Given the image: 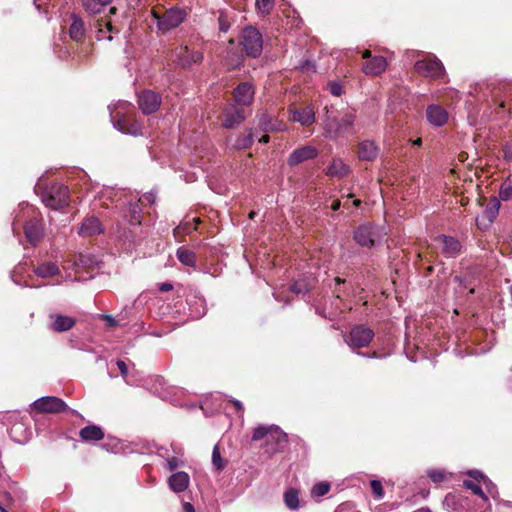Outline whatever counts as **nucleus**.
<instances>
[{"label": "nucleus", "instance_id": "nucleus-1", "mask_svg": "<svg viewBox=\"0 0 512 512\" xmlns=\"http://www.w3.org/2000/svg\"><path fill=\"white\" fill-rule=\"evenodd\" d=\"M266 439V452L275 454L284 450L288 443V437L278 426L260 425L254 429L252 440Z\"/></svg>", "mask_w": 512, "mask_h": 512}, {"label": "nucleus", "instance_id": "nucleus-2", "mask_svg": "<svg viewBox=\"0 0 512 512\" xmlns=\"http://www.w3.org/2000/svg\"><path fill=\"white\" fill-rule=\"evenodd\" d=\"M69 189L61 183H51L41 194L42 202L52 209L58 210L68 205Z\"/></svg>", "mask_w": 512, "mask_h": 512}, {"label": "nucleus", "instance_id": "nucleus-3", "mask_svg": "<svg viewBox=\"0 0 512 512\" xmlns=\"http://www.w3.org/2000/svg\"><path fill=\"white\" fill-rule=\"evenodd\" d=\"M355 120V114L352 112H346L341 117L329 115L327 110V116L325 120V129L329 137L335 138L341 134L350 133L353 128Z\"/></svg>", "mask_w": 512, "mask_h": 512}, {"label": "nucleus", "instance_id": "nucleus-4", "mask_svg": "<svg viewBox=\"0 0 512 512\" xmlns=\"http://www.w3.org/2000/svg\"><path fill=\"white\" fill-rule=\"evenodd\" d=\"M240 44L247 56L257 58L263 50L262 34L255 27L248 26L242 31Z\"/></svg>", "mask_w": 512, "mask_h": 512}, {"label": "nucleus", "instance_id": "nucleus-5", "mask_svg": "<svg viewBox=\"0 0 512 512\" xmlns=\"http://www.w3.org/2000/svg\"><path fill=\"white\" fill-rule=\"evenodd\" d=\"M374 335V331L365 325H355L351 328L349 334L344 336V341L355 350L367 347L373 340Z\"/></svg>", "mask_w": 512, "mask_h": 512}, {"label": "nucleus", "instance_id": "nucleus-6", "mask_svg": "<svg viewBox=\"0 0 512 512\" xmlns=\"http://www.w3.org/2000/svg\"><path fill=\"white\" fill-rule=\"evenodd\" d=\"M32 409L41 414H58L65 411H70L72 414L76 413L62 399L55 396H44L37 399L33 402Z\"/></svg>", "mask_w": 512, "mask_h": 512}, {"label": "nucleus", "instance_id": "nucleus-7", "mask_svg": "<svg viewBox=\"0 0 512 512\" xmlns=\"http://www.w3.org/2000/svg\"><path fill=\"white\" fill-rule=\"evenodd\" d=\"M114 126L122 133L134 136L142 135V124L136 119L135 113L117 112Z\"/></svg>", "mask_w": 512, "mask_h": 512}, {"label": "nucleus", "instance_id": "nucleus-8", "mask_svg": "<svg viewBox=\"0 0 512 512\" xmlns=\"http://www.w3.org/2000/svg\"><path fill=\"white\" fill-rule=\"evenodd\" d=\"M414 68L419 74L432 79H442L445 75V68L436 57L419 60L415 63Z\"/></svg>", "mask_w": 512, "mask_h": 512}, {"label": "nucleus", "instance_id": "nucleus-9", "mask_svg": "<svg viewBox=\"0 0 512 512\" xmlns=\"http://www.w3.org/2000/svg\"><path fill=\"white\" fill-rule=\"evenodd\" d=\"M158 28L164 32L178 27L185 19L186 12L183 9L174 7L171 8L161 16L156 15Z\"/></svg>", "mask_w": 512, "mask_h": 512}, {"label": "nucleus", "instance_id": "nucleus-10", "mask_svg": "<svg viewBox=\"0 0 512 512\" xmlns=\"http://www.w3.org/2000/svg\"><path fill=\"white\" fill-rule=\"evenodd\" d=\"M138 105L143 114L154 113L161 105V97L152 90H144L138 95Z\"/></svg>", "mask_w": 512, "mask_h": 512}, {"label": "nucleus", "instance_id": "nucleus-11", "mask_svg": "<svg viewBox=\"0 0 512 512\" xmlns=\"http://www.w3.org/2000/svg\"><path fill=\"white\" fill-rule=\"evenodd\" d=\"M24 234L32 246L38 245L43 238V227L40 220L37 218L27 220L24 225Z\"/></svg>", "mask_w": 512, "mask_h": 512}, {"label": "nucleus", "instance_id": "nucleus-12", "mask_svg": "<svg viewBox=\"0 0 512 512\" xmlns=\"http://www.w3.org/2000/svg\"><path fill=\"white\" fill-rule=\"evenodd\" d=\"M233 98L236 104L248 106L254 99V88L249 82H241L233 91Z\"/></svg>", "mask_w": 512, "mask_h": 512}, {"label": "nucleus", "instance_id": "nucleus-13", "mask_svg": "<svg viewBox=\"0 0 512 512\" xmlns=\"http://www.w3.org/2000/svg\"><path fill=\"white\" fill-rule=\"evenodd\" d=\"M434 241L441 244V252L448 258L456 257L461 251L460 242L452 236L439 235Z\"/></svg>", "mask_w": 512, "mask_h": 512}, {"label": "nucleus", "instance_id": "nucleus-14", "mask_svg": "<svg viewBox=\"0 0 512 512\" xmlns=\"http://www.w3.org/2000/svg\"><path fill=\"white\" fill-rule=\"evenodd\" d=\"M317 155H318V150L315 147L310 146V145L302 146V147L294 150L290 154V156L288 158V164L290 166H296L304 161L316 158Z\"/></svg>", "mask_w": 512, "mask_h": 512}, {"label": "nucleus", "instance_id": "nucleus-15", "mask_svg": "<svg viewBox=\"0 0 512 512\" xmlns=\"http://www.w3.org/2000/svg\"><path fill=\"white\" fill-rule=\"evenodd\" d=\"M177 63L181 67L188 68L192 64L200 63L203 60V54L200 51H190L188 47H181L177 53Z\"/></svg>", "mask_w": 512, "mask_h": 512}, {"label": "nucleus", "instance_id": "nucleus-16", "mask_svg": "<svg viewBox=\"0 0 512 512\" xmlns=\"http://www.w3.org/2000/svg\"><path fill=\"white\" fill-rule=\"evenodd\" d=\"M376 233L369 225H361L354 232V240L361 246L373 247L375 245Z\"/></svg>", "mask_w": 512, "mask_h": 512}, {"label": "nucleus", "instance_id": "nucleus-17", "mask_svg": "<svg viewBox=\"0 0 512 512\" xmlns=\"http://www.w3.org/2000/svg\"><path fill=\"white\" fill-rule=\"evenodd\" d=\"M246 119L243 108H230L224 112L223 127L233 129L239 126Z\"/></svg>", "mask_w": 512, "mask_h": 512}, {"label": "nucleus", "instance_id": "nucleus-18", "mask_svg": "<svg viewBox=\"0 0 512 512\" xmlns=\"http://www.w3.org/2000/svg\"><path fill=\"white\" fill-rule=\"evenodd\" d=\"M387 62L383 56H374L363 64V71L367 75L377 76L386 70Z\"/></svg>", "mask_w": 512, "mask_h": 512}, {"label": "nucleus", "instance_id": "nucleus-19", "mask_svg": "<svg viewBox=\"0 0 512 512\" xmlns=\"http://www.w3.org/2000/svg\"><path fill=\"white\" fill-rule=\"evenodd\" d=\"M190 478L189 475L184 471L173 473L168 478V485L170 489L175 493L185 491L189 486Z\"/></svg>", "mask_w": 512, "mask_h": 512}, {"label": "nucleus", "instance_id": "nucleus-20", "mask_svg": "<svg viewBox=\"0 0 512 512\" xmlns=\"http://www.w3.org/2000/svg\"><path fill=\"white\" fill-rule=\"evenodd\" d=\"M428 121L434 126H442L448 120L447 111L439 105H429L426 110Z\"/></svg>", "mask_w": 512, "mask_h": 512}, {"label": "nucleus", "instance_id": "nucleus-21", "mask_svg": "<svg viewBox=\"0 0 512 512\" xmlns=\"http://www.w3.org/2000/svg\"><path fill=\"white\" fill-rule=\"evenodd\" d=\"M291 113V119L295 122H299L303 126H310L315 121V115L310 107L301 109L293 108L289 110Z\"/></svg>", "mask_w": 512, "mask_h": 512}, {"label": "nucleus", "instance_id": "nucleus-22", "mask_svg": "<svg viewBox=\"0 0 512 512\" xmlns=\"http://www.w3.org/2000/svg\"><path fill=\"white\" fill-rule=\"evenodd\" d=\"M72 23L69 28V35L72 40L81 43L85 39V25L83 20L75 14L71 15Z\"/></svg>", "mask_w": 512, "mask_h": 512}, {"label": "nucleus", "instance_id": "nucleus-23", "mask_svg": "<svg viewBox=\"0 0 512 512\" xmlns=\"http://www.w3.org/2000/svg\"><path fill=\"white\" fill-rule=\"evenodd\" d=\"M357 154L360 160L373 161L377 157L378 148L372 141L365 140L359 143Z\"/></svg>", "mask_w": 512, "mask_h": 512}, {"label": "nucleus", "instance_id": "nucleus-24", "mask_svg": "<svg viewBox=\"0 0 512 512\" xmlns=\"http://www.w3.org/2000/svg\"><path fill=\"white\" fill-rule=\"evenodd\" d=\"M488 497H491L495 502L496 507L498 506V490L494 483H492L485 475L482 474V508L485 503L488 502Z\"/></svg>", "mask_w": 512, "mask_h": 512}, {"label": "nucleus", "instance_id": "nucleus-25", "mask_svg": "<svg viewBox=\"0 0 512 512\" xmlns=\"http://www.w3.org/2000/svg\"><path fill=\"white\" fill-rule=\"evenodd\" d=\"M102 231L101 223L96 217L85 219L79 228V234L82 236H94L100 234Z\"/></svg>", "mask_w": 512, "mask_h": 512}, {"label": "nucleus", "instance_id": "nucleus-26", "mask_svg": "<svg viewBox=\"0 0 512 512\" xmlns=\"http://www.w3.org/2000/svg\"><path fill=\"white\" fill-rule=\"evenodd\" d=\"M80 438L85 442L100 441L104 438L105 434L101 427L97 425H88L79 431Z\"/></svg>", "mask_w": 512, "mask_h": 512}, {"label": "nucleus", "instance_id": "nucleus-27", "mask_svg": "<svg viewBox=\"0 0 512 512\" xmlns=\"http://www.w3.org/2000/svg\"><path fill=\"white\" fill-rule=\"evenodd\" d=\"M54 321L51 324V329L55 332H65L70 330L76 323V320L72 317L56 314L51 315Z\"/></svg>", "mask_w": 512, "mask_h": 512}, {"label": "nucleus", "instance_id": "nucleus-28", "mask_svg": "<svg viewBox=\"0 0 512 512\" xmlns=\"http://www.w3.org/2000/svg\"><path fill=\"white\" fill-rule=\"evenodd\" d=\"M350 172V168L340 158L332 160L331 164L327 168L328 176L344 177Z\"/></svg>", "mask_w": 512, "mask_h": 512}, {"label": "nucleus", "instance_id": "nucleus-29", "mask_svg": "<svg viewBox=\"0 0 512 512\" xmlns=\"http://www.w3.org/2000/svg\"><path fill=\"white\" fill-rule=\"evenodd\" d=\"M141 205L139 201L129 203V205L125 209L124 216L129 221L131 225H140L141 224Z\"/></svg>", "mask_w": 512, "mask_h": 512}, {"label": "nucleus", "instance_id": "nucleus-30", "mask_svg": "<svg viewBox=\"0 0 512 512\" xmlns=\"http://www.w3.org/2000/svg\"><path fill=\"white\" fill-rule=\"evenodd\" d=\"M34 272L39 277L47 278L59 273V268L55 263L47 262L36 267L34 269Z\"/></svg>", "mask_w": 512, "mask_h": 512}, {"label": "nucleus", "instance_id": "nucleus-31", "mask_svg": "<svg viewBox=\"0 0 512 512\" xmlns=\"http://www.w3.org/2000/svg\"><path fill=\"white\" fill-rule=\"evenodd\" d=\"M176 255H177L178 260L183 265L190 266V267L195 266L196 255L193 251H191L185 247H180V248H178Z\"/></svg>", "mask_w": 512, "mask_h": 512}, {"label": "nucleus", "instance_id": "nucleus-32", "mask_svg": "<svg viewBox=\"0 0 512 512\" xmlns=\"http://www.w3.org/2000/svg\"><path fill=\"white\" fill-rule=\"evenodd\" d=\"M112 0H83V7L91 14L100 12L102 6L108 5Z\"/></svg>", "mask_w": 512, "mask_h": 512}, {"label": "nucleus", "instance_id": "nucleus-33", "mask_svg": "<svg viewBox=\"0 0 512 512\" xmlns=\"http://www.w3.org/2000/svg\"><path fill=\"white\" fill-rule=\"evenodd\" d=\"M284 502L289 509H297L299 507L298 491L296 489H289L284 494Z\"/></svg>", "mask_w": 512, "mask_h": 512}, {"label": "nucleus", "instance_id": "nucleus-34", "mask_svg": "<svg viewBox=\"0 0 512 512\" xmlns=\"http://www.w3.org/2000/svg\"><path fill=\"white\" fill-rule=\"evenodd\" d=\"M500 208V201L498 198L493 197L489 204L486 207L485 214L488 218L489 222L491 223L498 215Z\"/></svg>", "mask_w": 512, "mask_h": 512}, {"label": "nucleus", "instance_id": "nucleus-35", "mask_svg": "<svg viewBox=\"0 0 512 512\" xmlns=\"http://www.w3.org/2000/svg\"><path fill=\"white\" fill-rule=\"evenodd\" d=\"M212 464L217 471H222L227 465V461L222 459L219 445H215L212 451Z\"/></svg>", "mask_w": 512, "mask_h": 512}, {"label": "nucleus", "instance_id": "nucleus-36", "mask_svg": "<svg viewBox=\"0 0 512 512\" xmlns=\"http://www.w3.org/2000/svg\"><path fill=\"white\" fill-rule=\"evenodd\" d=\"M499 194L504 201L512 199V174L502 183Z\"/></svg>", "mask_w": 512, "mask_h": 512}, {"label": "nucleus", "instance_id": "nucleus-37", "mask_svg": "<svg viewBox=\"0 0 512 512\" xmlns=\"http://www.w3.org/2000/svg\"><path fill=\"white\" fill-rule=\"evenodd\" d=\"M311 287L305 280H299L290 286V291L295 294H306L310 291Z\"/></svg>", "mask_w": 512, "mask_h": 512}, {"label": "nucleus", "instance_id": "nucleus-38", "mask_svg": "<svg viewBox=\"0 0 512 512\" xmlns=\"http://www.w3.org/2000/svg\"><path fill=\"white\" fill-rule=\"evenodd\" d=\"M330 490V484L326 481L319 482L315 484L312 488V495L316 497H321L326 495Z\"/></svg>", "mask_w": 512, "mask_h": 512}, {"label": "nucleus", "instance_id": "nucleus-39", "mask_svg": "<svg viewBox=\"0 0 512 512\" xmlns=\"http://www.w3.org/2000/svg\"><path fill=\"white\" fill-rule=\"evenodd\" d=\"M259 126L262 130H264L266 132L276 130V127L272 121V118L267 114H263L260 117Z\"/></svg>", "mask_w": 512, "mask_h": 512}, {"label": "nucleus", "instance_id": "nucleus-40", "mask_svg": "<svg viewBox=\"0 0 512 512\" xmlns=\"http://www.w3.org/2000/svg\"><path fill=\"white\" fill-rule=\"evenodd\" d=\"M428 477L434 483H440L447 478V473L444 470H431L428 472Z\"/></svg>", "mask_w": 512, "mask_h": 512}, {"label": "nucleus", "instance_id": "nucleus-41", "mask_svg": "<svg viewBox=\"0 0 512 512\" xmlns=\"http://www.w3.org/2000/svg\"><path fill=\"white\" fill-rule=\"evenodd\" d=\"M253 144V135L249 133L239 138L236 143V147L239 149L249 148Z\"/></svg>", "mask_w": 512, "mask_h": 512}, {"label": "nucleus", "instance_id": "nucleus-42", "mask_svg": "<svg viewBox=\"0 0 512 512\" xmlns=\"http://www.w3.org/2000/svg\"><path fill=\"white\" fill-rule=\"evenodd\" d=\"M370 486H371V490H372L373 494L377 498H379V499L383 498V496H384V488L382 486V483L379 480H372L370 482Z\"/></svg>", "mask_w": 512, "mask_h": 512}, {"label": "nucleus", "instance_id": "nucleus-43", "mask_svg": "<svg viewBox=\"0 0 512 512\" xmlns=\"http://www.w3.org/2000/svg\"><path fill=\"white\" fill-rule=\"evenodd\" d=\"M219 29L222 32H227L231 26L230 19L224 12H220L218 17Z\"/></svg>", "mask_w": 512, "mask_h": 512}, {"label": "nucleus", "instance_id": "nucleus-44", "mask_svg": "<svg viewBox=\"0 0 512 512\" xmlns=\"http://www.w3.org/2000/svg\"><path fill=\"white\" fill-rule=\"evenodd\" d=\"M327 88L333 96L339 97L343 93V86L339 82L331 81L327 84Z\"/></svg>", "mask_w": 512, "mask_h": 512}, {"label": "nucleus", "instance_id": "nucleus-45", "mask_svg": "<svg viewBox=\"0 0 512 512\" xmlns=\"http://www.w3.org/2000/svg\"><path fill=\"white\" fill-rule=\"evenodd\" d=\"M258 9L265 14H268L273 8V0H256Z\"/></svg>", "mask_w": 512, "mask_h": 512}, {"label": "nucleus", "instance_id": "nucleus-46", "mask_svg": "<svg viewBox=\"0 0 512 512\" xmlns=\"http://www.w3.org/2000/svg\"><path fill=\"white\" fill-rule=\"evenodd\" d=\"M463 486L465 488H467V489L472 490L475 495H479L480 496V485H478L474 481H472V480H464Z\"/></svg>", "mask_w": 512, "mask_h": 512}, {"label": "nucleus", "instance_id": "nucleus-47", "mask_svg": "<svg viewBox=\"0 0 512 512\" xmlns=\"http://www.w3.org/2000/svg\"><path fill=\"white\" fill-rule=\"evenodd\" d=\"M181 465H182V462L177 457H171V458L167 459L166 466L169 471H174Z\"/></svg>", "mask_w": 512, "mask_h": 512}, {"label": "nucleus", "instance_id": "nucleus-48", "mask_svg": "<svg viewBox=\"0 0 512 512\" xmlns=\"http://www.w3.org/2000/svg\"><path fill=\"white\" fill-rule=\"evenodd\" d=\"M98 25H99V32H103V31H104V30H103V27H105V29H106L108 32H110V33L118 32V30H116V29L112 26V24H111L110 22H105V21L101 20V21L99 22V24H98Z\"/></svg>", "mask_w": 512, "mask_h": 512}, {"label": "nucleus", "instance_id": "nucleus-49", "mask_svg": "<svg viewBox=\"0 0 512 512\" xmlns=\"http://www.w3.org/2000/svg\"><path fill=\"white\" fill-rule=\"evenodd\" d=\"M116 364H117V367L120 370L121 375L124 376V377L127 376L128 375V367H127L126 363L124 361H122V360H118L116 362Z\"/></svg>", "mask_w": 512, "mask_h": 512}, {"label": "nucleus", "instance_id": "nucleus-50", "mask_svg": "<svg viewBox=\"0 0 512 512\" xmlns=\"http://www.w3.org/2000/svg\"><path fill=\"white\" fill-rule=\"evenodd\" d=\"M504 158L507 161L512 160V143L507 144L503 150Z\"/></svg>", "mask_w": 512, "mask_h": 512}, {"label": "nucleus", "instance_id": "nucleus-51", "mask_svg": "<svg viewBox=\"0 0 512 512\" xmlns=\"http://www.w3.org/2000/svg\"><path fill=\"white\" fill-rule=\"evenodd\" d=\"M172 289H173V285L169 282H164L159 285V290L161 292H168V291H171Z\"/></svg>", "mask_w": 512, "mask_h": 512}, {"label": "nucleus", "instance_id": "nucleus-52", "mask_svg": "<svg viewBox=\"0 0 512 512\" xmlns=\"http://www.w3.org/2000/svg\"><path fill=\"white\" fill-rule=\"evenodd\" d=\"M230 402L233 404V406L236 408V410L238 412H243L244 411V407H243V404L236 400V399H231Z\"/></svg>", "mask_w": 512, "mask_h": 512}, {"label": "nucleus", "instance_id": "nucleus-53", "mask_svg": "<svg viewBox=\"0 0 512 512\" xmlns=\"http://www.w3.org/2000/svg\"><path fill=\"white\" fill-rule=\"evenodd\" d=\"M104 319L106 320L107 325L110 327H114L117 325L116 320L112 316L106 315Z\"/></svg>", "mask_w": 512, "mask_h": 512}, {"label": "nucleus", "instance_id": "nucleus-54", "mask_svg": "<svg viewBox=\"0 0 512 512\" xmlns=\"http://www.w3.org/2000/svg\"><path fill=\"white\" fill-rule=\"evenodd\" d=\"M183 511L184 512H195L194 506L189 502L183 503Z\"/></svg>", "mask_w": 512, "mask_h": 512}, {"label": "nucleus", "instance_id": "nucleus-55", "mask_svg": "<svg viewBox=\"0 0 512 512\" xmlns=\"http://www.w3.org/2000/svg\"><path fill=\"white\" fill-rule=\"evenodd\" d=\"M454 501H455V496L453 494H447L444 499V504L449 506L450 502H454Z\"/></svg>", "mask_w": 512, "mask_h": 512}, {"label": "nucleus", "instance_id": "nucleus-56", "mask_svg": "<svg viewBox=\"0 0 512 512\" xmlns=\"http://www.w3.org/2000/svg\"><path fill=\"white\" fill-rule=\"evenodd\" d=\"M341 207V201L340 200H334L331 204V209L333 211H337Z\"/></svg>", "mask_w": 512, "mask_h": 512}, {"label": "nucleus", "instance_id": "nucleus-57", "mask_svg": "<svg viewBox=\"0 0 512 512\" xmlns=\"http://www.w3.org/2000/svg\"><path fill=\"white\" fill-rule=\"evenodd\" d=\"M469 475L471 477H473L476 481H478V479L480 477V471H478V470L470 471Z\"/></svg>", "mask_w": 512, "mask_h": 512}, {"label": "nucleus", "instance_id": "nucleus-58", "mask_svg": "<svg viewBox=\"0 0 512 512\" xmlns=\"http://www.w3.org/2000/svg\"><path fill=\"white\" fill-rule=\"evenodd\" d=\"M362 356H366V357H369V358H378L379 357V354L377 352H373L371 354H366V353H358Z\"/></svg>", "mask_w": 512, "mask_h": 512}, {"label": "nucleus", "instance_id": "nucleus-59", "mask_svg": "<svg viewBox=\"0 0 512 512\" xmlns=\"http://www.w3.org/2000/svg\"><path fill=\"white\" fill-rule=\"evenodd\" d=\"M362 57H363L364 59H366V61H367V60H369V59H371V58H373V57H372V55H371V51H369V50H365V51L363 52V54H362Z\"/></svg>", "mask_w": 512, "mask_h": 512}, {"label": "nucleus", "instance_id": "nucleus-60", "mask_svg": "<svg viewBox=\"0 0 512 512\" xmlns=\"http://www.w3.org/2000/svg\"><path fill=\"white\" fill-rule=\"evenodd\" d=\"M270 140V137L268 135H263L260 139H259V142L260 143H268Z\"/></svg>", "mask_w": 512, "mask_h": 512}, {"label": "nucleus", "instance_id": "nucleus-61", "mask_svg": "<svg viewBox=\"0 0 512 512\" xmlns=\"http://www.w3.org/2000/svg\"><path fill=\"white\" fill-rule=\"evenodd\" d=\"M482 512H492V504L489 502L485 509H482Z\"/></svg>", "mask_w": 512, "mask_h": 512}, {"label": "nucleus", "instance_id": "nucleus-62", "mask_svg": "<svg viewBox=\"0 0 512 512\" xmlns=\"http://www.w3.org/2000/svg\"><path fill=\"white\" fill-rule=\"evenodd\" d=\"M459 157L461 161H464L465 159H467V154L465 152H461Z\"/></svg>", "mask_w": 512, "mask_h": 512}, {"label": "nucleus", "instance_id": "nucleus-63", "mask_svg": "<svg viewBox=\"0 0 512 512\" xmlns=\"http://www.w3.org/2000/svg\"><path fill=\"white\" fill-rule=\"evenodd\" d=\"M335 282H336L337 285H340V284L344 283L345 280L337 277V278H335Z\"/></svg>", "mask_w": 512, "mask_h": 512}, {"label": "nucleus", "instance_id": "nucleus-64", "mask_svg": "<svg viewBox=\"0 0 512 512\" xmlns=\"http://www.w3.org/2000/svg\"><path fill=\"white\" fill-rule=\"evenodd\" d=\"M414 512H431V510L429 508H420Z\"/></svg>", "mask_w": 512, "mask_h": 512}]
</instances>
